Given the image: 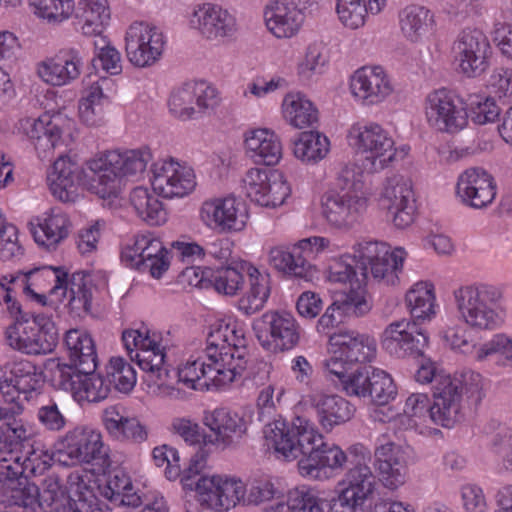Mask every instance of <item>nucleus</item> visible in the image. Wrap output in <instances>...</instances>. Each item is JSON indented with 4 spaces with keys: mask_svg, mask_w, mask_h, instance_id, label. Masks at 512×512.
I'll use <instances>...</instances> for the list:
<instances>
[{
    "mask_svg": "<svg viewBox=\"0 0 512 512\" xmlns=\"http://www.w3.org/2000/svg\"><path fill=\"white\" fill-rule=\"evenodd\" d=\"M148 148L108 151L86 163V169L69 157L59 156L48 181L52 194L62 202H75L78 185L90 183L101 198L116 196L121 178L141 175L151 160Z\"/></svg>",
    "mask_w": 512,
    "mask_h": 512,
    "instance_id": "1",
    "label": "nucleus"
},
{
    "mask_svg": "<svg viewBox=\"0 0 512 512\" xmlns=\"http://www.w3.org/2000/svg\"><path fill=\"white\" fill-rule=\"evenodd\" d=\"M41 279L54 282L53 287L49 290V295L56 301H62L69 293L67 307L73 317H83L91 312L95 287L89 273L77 271L69 275L63 267L44 266L30 270L27 274L16 276L10 281L20 284L27 296L45 305V293H37L32 289V286Z\"/></svg>",
    "mask_w": 512,
    "mask_h": 512,
    "instance_id": "2",
    "label": "nucleus"
},
{
    "mask_svg": "<svg viewBox=\"0 0 512 512\" xmlns=\"http://www.w3.org/2000/svg\"><path fill=\"white\" fill-rule=\"evenodd\" d=\"M351 466L339 481L337 495L332 498L331 512H363L377 490L376 473L369 466L372 453L362 443L349 446Z\"/></svg>",
    "mask_w": 512,
    "mask_h": 512,
    "instance_id": "3",
    "label": "nucleus"
},
{
    "mask_svg": "<svg viewBox=\"0 0 512 512\" xmlns=\"http://www.w3.org/2000/svg\"><path fill=\"white\" fill-rule=\"evenodd\" d=\"M362 174L353 167H345L337 178V189L324 194L323 214L334 227L350 228L366 210Z\"/></svg>",
    "mask_w": 512,
    "mask_h": 512,
    "instance_id": "4",
    "label": "nucleus"
},
{
    "mask_svg": "<svg viewBox=\"0 0 512 512\" xmlns=\"http://www.w3.org/2000/svg\"><path fill=\"white\" fill-rule=\"evenodd\" d=\"M16 453L17 451L8 453L6 456L10 461L0 463V482L5 494L14 505L33 511L37 507L42 509V492L37 484L29 480V475H41L49 464L46 460L36 464L40 457L35 451L29 453L23 462H20Z\"/></svg>",
    "mask_w": 512,
    "mask_h": 512,
    "instance_id": "5",
    "label": "nucleus"
},
{
    "mask_svg": "<svg viewBox=\"0 0 512 512\" xmlns=\"http://www.w3.org/2000/svg\"><path fill=\"white\" fill-rule=\"evenodd\" d=\"M457 309L465 323L478 330L497 328L502 318L498 312L502 290L490 284L461 286L454 290Z\"/></svg>",
    "mask_w": 512,
    "mask_h": 512,
    "instance_id": "6",
    "label": "nucleus"
},
{
    "mask_svg": "<svg viewBox=\"0 0 512 512\" xmlns=\"http://www.w3.org/2000/svg\"><path fill=\"white\" fill-rule=\"evenodd\" d=\"M55 456L63 465L91 464L95 472H106L110 465L108 448L99 432L77 426L60 437L55 444Z\"/></svg>",
    "mask_w": 512,
    "mask_h": 512,
    "instance_id": "7",
    "label": "nucleus"
},
{
    "mask_svg": "<svg viewBox=\"0 0 512 512\" xmlns=\"http://www.w3.org/2000/svg\"><path fill=\"white\" fill-rule=\"evenodd\" d=\"M330 357L324 361V368L334 378L350 373L356 364L367 365L376 356V342L373 338L355 331H339L329 336Z\"/></svg>",
    "mask_w": 512,
    "mask_h": 512,
    "instance_id": "8",
    "label": "nucleus"
},
{
    "mask_svg": "<svg viewBox=\"0 0 512 512\" xmlns=\"http://www.w3.org/2000/svg\"><path fill=\"white\" fill-rule=\"evenodd\" d=\"M122 341L130 359L145 373L146 381L167 384L170 370L165 360V347L158 341L155 333L151 335L150 330L141 325L137 329L124 330Z\"/></svg>",
    "mask_w": 512,
    "mask_h": 512,
    "instance_id": "9",
    "label": "nucleus"
},
{
    "mask_svg": "<svg viewBox=\"0 0 512 512\" xmlns=\"http://www.w3.org/2000/svg\"><path fill=\"white\" fill-rule=\"evenodd\" d=\"M483 386L482 376L469 369L456 372L453 377L436 378L437 407L443 409V419L448 423L453 419L459 422L462 419V396L466 395L468 400L478 405L485 396Z\"/></svg>",
    "mask_w": 512,
    "mask_h": 512,
    "instance_id": "10",
    "label": "nucleus"
},
{
    "mask_svg": "<svg viewBox=\"0 0 512 512\" xmlns=\"http://www.w3.org/2000/svg\"><path fill=\"white\" fill-rule=\"evenodd\" d=\"M169 370L170 377L167 378L166 385L154 384L165 389L166 394L173 399L184 398V392L170 385V381L175 377L178 378V384L199 391L210 390L211 388L220 389L234 381V374L229 369L224 371L205 357L188 361L177 371L170 368Z\"/></svg>",
    "mask_w": 512,
    "mask_h": 512,
    "instance_id": "11",
    "label": "nucleus"
},
{
    "mask_svg": "<svg viewBox=\"0 0 512 512\" xmlns=\"http://www.w3.org/2000/svg\"><path fill=\"white\" fill-rule=\"evenodd\" d=\"M330 246L329 239L320 236L304 238L292 248L277 246L269 252L270 264L287 275L310 281L314 275L311 260Z\"/></svg>",
    "mask_w": 512,
    "mask_h": 512,
    "instance_id": "12",
    "label": "nucleus"
},
{
    "mask_svg": "<svg viewBox=\"0 0 512 512\" xmlns=\"http://www.w3.org/2000/svg\"><path fill=\"white\" fill-rule=\"evenodd\" d=\"M252 329L262 348L272 353L291 350L300 341V326L286 311H266L253 320Z\"/></svg>",
    "mask_w": 512,
    "mask_h": 512,
    "instance_id": "13",
    "label": "nucleus"
},
{
    "mask_svg": "<svg viewBox=\"0 0 512 512\" xmlns=\"http://www.w3.org/2000/svg\"><path fill=\"white\" fill-rule=\"evenodd\" d=\"M55 367L52 368L53 381L60 389L70 392L77 400L88 402H100L106 399L110 392L108 378L95 373L96 369H88L81 366H68L52 360Z\"/></svg>",
    "mask_w": 512,
    "mask_h": 512,
    "instance_id": "14",
    "label": "nucleus"
},
{
    "mask_svg": "<svg viewBox=\"0 0 512 512\" xmlns=\"http://www.w3.org/2000/svg\"><path fill=\"white\" fill-rule=\"evenodd\" d=\"M315 429L308 419L297 416L291 421L280 418L268 423L264 434L269 445L291 461L303 456L309 441L314 439Z\"/></svg>",
    "mask_w": 512,
    "mask_h": 512,
    "instance_id": "15",
    "label": "nucleus"
},
{
    "mask_svg": "<svg viewBox=\"0 0 512 512\" xmlns=\"http://www.w3.org/2000/svg\"><path fill=\"white\" fill-rule=\"evenodd\" d=\"M43 384L41 368L28 359L15 358L0 368V392L6 402L14 403L21 395L29 401Z\"/></svg>",
    "mask_w": 512,
    "mask_h": 512,
    "instance_id": "16",
    "label": "nucleus"
},
{
    "mask_svg": "<svg viewBox=\"0 0 512 512\" xmlns=\"http://www.w3.org/2000/svg\"><path fill=\"white\" fill-rule=\"evenodd\" d=\"M348 455L338 445L325 442L323 436L315 429L314 439L309 441L302 458L298 461L301 476L325 480L334 471H342L348 461Z\"/></svg>",
    "mask_w": 512,
    "mask_h": 512,
    "instance_id": "17",
    "label": "nucleus"
},
{
    "mask_svg": "<svg viewBox=\"0 0 512 512\" xmlns=\"http://www.w3.org/2000/svg\"><path fill=\"white\" fill-rule=\"evenodd\" d=\"M349 137L357 149L367 154L365 167L371 172L386 168L395 158L394 140L379 124L353 125Z\"/></svg>",
    "mask_w": 512,
    "mask_h": 512,
    "instance_id": "18",
    "label": "nucleus"
},
{
    "mask_svg": "<svg viewBox=\"0 0 512 512\" xmlns=\"http://www.w3.org/2000/svg\"><path fill=\"white\" fill-rule=\"evenodd\" d=\"M166 44L163 32L147 22H134L126 31L125 50L129 62L146 68L157 63Z\"/></svg>",
    "mask_w": 512,
    "mask_h": 512,
    "instance_id": "19",
    "label": "nucleus"
},
{
    "mask_svg": "<svg viewBox=\"0 0 512 512\" xmlns=\"http://www.w3.org/2000/svg\"><path fill=\"white\" fill-rule=\"evenodd\" d=\"M121 261L127 267L148 271L156 279L161 278L170 266L169 251L151 234L137 235L133 244L124 246Z\"/></svg>",
    "mask_w": 512,
    "mask_h": 512,
    "instance_id": "20",
    "label": "nucleus"
},
{
    "mask_svg": "<svg viewBox=\"0 0 512 512\" xmlns=\"http://www.w3.org/2000/svg\"><path fill=\"white\" fill-rule=\"evenodd\" d=\"M426 117L431 126L447 133L461 131L468 122L463 101L446 89L436 90L427 96Z\"/></svg>",
    "mask_w": 512,
    "mask_h": 512,
    "instance_id": "21",
    "label": "nucleus"
},
{
    "mask_svg": "<svg viewBox=\"0 0 512 512\" xmlns=\"http://www.w3.org/2000/svg\"><path fill=\"white\" fill-rule=\"evenodd\" d=\"M419 325L405 319L389 324L382 334V347L397 358L422 357L428 336Z\"/></svg>",
    "mask_w": 512,
    "mask_h": 512,
    "instance_id": "22",
    "label": "nucleus"
},
{
    "mask_svg": "<svg viewBox=\"0 0 512 512\" xmlns=\"http://www.w3.org/2000/svg\"><path fill=\"white\" fill-rule=\"evenodd\" d=\"M200 218L212 230L231 233L244 229L248 213L241 201L228 196L204 201L200 208Z\"/></svg>",
    "mask_w": 512,
    "mask_h": 512,
    "instance_id": "23",
    "label": "nucleus"
},
{
    "mask_svg": "<svg viewBox=\"0 0 512 512\" xmlns=\"http://www.w3.org/2000/svg\"><path fill=\"white\" fill-rule=\"evenodd\" d=\"M86 62V53L81 46H66L51 58L41 62L39 76L53 86L69 85L78 79Z\"/></svg>",
    "mask_w": 512,
    "mask_h": 512,
    "instance_id": "24",
    "label": "nucleus"
},
{
    "mask_svg": "<svg viewBox=\"0 0 512 512\" xmlns=\"http://www.w3.org/2000/svg\"><path fill=\"white\" fill-rule=\"evenodd\" d=\"M218 103L216 91L206 82H190L175 89L169 99L170 112L180 120L197 117Z\"/></svg>",
    "mask_w": 512,
    "mask_h": 512,
    "instance_id": "25",
    "label": "nucleus"
},
{
    "mask_svg": "<svg viewBox=\"0 0 512 512\" xmlns=\"http://www.w3.org/2000/svg\"><path fill=\"white\" fill-rule=\"evenodd\" d=\"M189 24L207 40L232 38L238 31L236 17L227 9L213 3L198 5L190 16Z\"/></svg>",
    "mask_w": 512,
    "mask_h": 512,
    "instance_id": "26",
    "label": "nucleus"
},
{
    "mask_svg": "<svg viewBox=\"0 0 512 512\" xmlns=\"http://www.w3.org/2000/svg\"><path fill=\"white\" fill-rule=\"evenodd\" d=\"M151 171L153 190L164 198L184 197L196 186L193 169L173 159L154 163Z\"/></svg>",
    "mask_w": 512,
    "mask_h": 512,
    "instance_id": "27",
    "label": "nucleus"
},
{
    "mask_svg": "<svg viewBox=\"0 0 512 512\" xmlns=\"http://www.w3.org/2000/svg\"><path fill=\"white\" fill-rule=\"evenodd\" d=\"M453 51L459 68L468 77H477L488 67L490 44L481 30H463L454 43Z\"/></svg>",
    "mask_w": 512,
    "mask_h": 512,
    "instance_id": "28",
    "label": "nucleus"
},
{
    "mask_svg": "<svg viewBox=\"0 0 512 512\" xmlns=\"http://www.w3.org/2000/svg\"><path fill=\"white\" fill-rule=\"evenodd\" d=\"M382 196L396 227L403 229L414 221L416 200L410 179L400 175L388 178Z\"/></svg>",
    "mask_w": 512,
    "mask_h": 512,
    "instance_id": "29",
    "label": "nucleus"
},
{
    "mask_svg": "<svg viewBox=\"0 0 512 512\" xmlns=\"http://www.w3.org/2000/svg\"><path fill=\"white\" fill-rule=\"evenodd\" d=\"M456 193L463 204L474 209H482L495 199L496 184L493 176L486 170L471 167L459 175Z\"/></svg>",
    "mask_w": 512,
    "mask_h": 512,
    "instance_id": "30",
    "label": "nucleus"
},
{
    "mask_svg": "<svg viewBox=\"0 0 512 512\" xmlns=\"http://www.w3.org/2000/svg\"><path fill=\"white\" fill-rule=\"evenodd\" d=\"M203 422L213 432L208 442L227 447L246 434L250 416L228 408H217L206 412Z\"/></svg>",
    "mask_w": 512,
    "mask_h": 512,
    "instance_id": "31",
    "label": "nucleus"
},
{
    "mask_svg": "<svg viewBox=\"0 0 512 512\" xmlns=\"http://www.w3.org/2000/svg\"><path fill=\"white\" fill-rule=\"evenodd\" d=\"M374 467L378 482L389 490H396L404 485L408 467L405 452L401 446L386 442L376 446L374 450Z\"/></svg>",
    "mask_w": 512,
    "mask_h": 512,
    "instance_id": "32",
    "label": "nucleus"
},
{
    "mask_svg": "<svg viewBox=\"0 0 512 512\" xmlns=\"http://www.w3.org/2000/svg\"><path fill=\"white\" fill-rule=\"evenodd\" d=\"M71 223L66 213L59 208L29 222V230L36 244L47 251L55 250L68 237Z\"/></svg>",
    "mask_w": 512,
    "mask_h": 512,
    "instance_id": "33",
    "label": "nucleus"
},
{
    "mask_svg": "<svg viewBox=\"0 0 512 512\" xmlns=\"http://www.w3.org/2000/svg\"><path fill=\"white\" fill-rule=\"evenodd\" d=\"M307 403L314 410L321 427L327 432L351 420L355 413V407L339 395L313 393L307 396Z\"/></svg>",
    "mask_w": 512,
    "mask_h": 512,
    "instance_id": "34",
    "label": "nucleus"
},
{
    "mask_svg": "<svg viewBox=\"0 0 512 512\" xmlns=\"http://www.w3.org/2000/svg\"><path fill=\"white\" fill-rule=\"evenodd\" d=\"M350 89L363 104L373 105L383 101L392 91L381 67H362L351 78Z\"/></svg>",
    "mask_w": 512,
    "mask_h": 512,
    "instance_id": "35",
    "label": "nucleus"
},
{
    "mask_svg": "<svg viewBox=\"0 0 512 512\" xmlns=\"http://www.w3.org/2000/svg\"><path fill=\"white\" fill-rule=\"evenodd\" d=\"M204 465L205 460L202 455L195 454L191 457L188 467L184 469L181 484L185 490L196 492L201 505L218 511V475L199 476Z\"/></svg>",
    "mask_w": 512,
    "mask_h": 512,
    "instance_id": "36",
    "label": "nucleus"
},
{
    "mask_svg": "<svg viewBox=\"0 0 512 512\" xmlns=\"http://www.w3.org/2000/svg\"><path fill=\"white\" fill-rule=\"evenodd\" d=\"M268 30L277 38L296 35L304 23V13L294 4L281 0L270 1L264 10Z\"/></svg>",
    "mask_w": 512,
    "mask_h": 512,
    "instance_id": "37",
    "label": "nucleus"
},
{
    "mask_svg": "<svg viewBox=\"0 0 512 512\" xmlns=\"http://www.w3.org/2000/svg\"><path fill=\"white\" fill-rule=\"evenodd\" d=\"M194 274L199 277L196 286L213 288L218 294L235 296L242 289L244 277L235 267L220 265L217 267H197Z\"/></svg>",
    "mask_w": 512,
    "mask_h": 512,
    "instance_id": "38",
    "label": "nucleus"
},
{
    "mask_svg": "<svg viewBox=\"0 0 512 512\" xmlns=\"http://www.w3.org/2000/svg\"><path fill=\"white\" fill-rule=\"evenodd\" d=\"M59 117L44 114L37 119H27L23 124L28 138L32 141L39 154H46L63 145L62 129Z\"/></svg>",
    "mask_w": 512,
    "mask_h": 512,
    "instance_id": "39",
    "label": "nucleus"
},
{
    "mask_svg": "<svg viewBox=\"0 0 512 512\" xmlns=\"http://www.w3.org/2000/svg\"><path fill=\"white\" fill-rule=\"evenodd\" d=\"M247 155L256 163L276 165L282 158V144L279 137L268 129H255L246 133Z\"/></svg>",
    "mask_w": 512,
    "mask_h": 512,
    "instance_id": "40",
    "label": "nucleus"
},
{
    "mask_svg": "<svg viewBox=\"0 0 512 512\" xmlns=\"http://www.w3.org/2000/svg\"><path fill=\"white\" fill-rule=\"evenodd\" d=\"M332 499L326 500L318 492L307 486L291 490L287 502H277L269 512H331Z\"/></svg>",
    "mask_w": 512,
    "mask_h": 512,
    "instance_id": "41",
    "label": "nucleus"
},
{
    "mask_svg": "<svg viewBox=\"0 0 512 512\" xmlns=\"http://www.w3.org/2000/svg\"><path fill=\"white\" fill-rule=\"evenodd\" d=\"M249 288L238 300V310L245 316H251L265 307L271 293L270 277L250 266L248 268Z\"/></svg>",
    "mask_w": 512,
    "mask_h": 512,
    "instance_id": "42",
    "label": "nucleus"
},
{
    "mask_svg": "<svg viewBox=\"0 0 512 512\" xmlns=\"http://www.w3.org/2000/svg\"><path fill=\"white\" fill-rule=\"evenodd\" d=\"M64 343L71 362L68 366L78 369L84 365L88 369L97 368L95 343L89 333L81 329H70L65 334Z\"/></svg>",
    "mask_w": 512,
    "mask_h": 512,
    "instance_id": "43",
    "label": "nucleus"
},
{
    "mask_svg": "<svg viewBox=\"0 0 512 512\" xmlns=\"http://www.w3.org/2000/svg\"><path fill=\"white\" fill-rule=\"evenodd\" d=\"M433 405L430 403V399L425 393H413L411 394L406 402L403 409L405 416H407L414 425H418L419 423L426 422L427 419H430L433 423L441 425L443 427H453L456 422L455 419L450 421L449 423L443 419L442 412L443 409L438 406V395L435 390V395H433Z\"/></svg>",
    "mask_w": 512,
    "mask_h": 512,
    "instance_id": "44",
    "label": "nucleus"
},
{
    "mask_svg": "<svg viewBox=\"0 0 512 512\" xmlns=\"http://www.w3.org/2000/svg\"><path fill=\"white\" fill-rule=\"evenodd\" d=\"M398 20L403 37L412 43L421 41L433 25V15L430 10L415 4L401 9Z\"/></svg>",
    "mask_w": 512,
    "mask_h": 512,
    "instance_id": "45",
    "label": "nucleus"
},
{
    "mask_svg": "<svg viewBox=\"0 0 512 512\" xmlns=\"http://www.w3.org/2000/svg\"><path fill=\"white\" fill-rule=\"evenodd\" d=\"M31 437V430L0 407V463L9 462L8 453L20 449Z\"/></svg>",
    "mask_w": 512,
    "mask_h": 512,
    "instance_id": "46",
    "label": "nucleus"
},
{
    "mask_svg": "<svg viewBox=\"0 0 512 512\" xmlns=\"http://www.w3.org/2000/svg\"><path fill=\"white\" fill-rule=\"evenodd\" d=\"M103 495L115 506L137 508L141 497L134 491L130 476L121 468L109 472Z\"/></svg>",
    "mask_w": 512,
    "mask_h": 512,
    "instance_id": "47",
    "label": "nucleus"
},
{
    "mask_svg": "<svg viewBox=\"0 0 512 512\" xmlns=\"http://www.w3.org/2000/svg\"><path fill=\"white\" fill-rule=\"evenodd\" d=\"M155 193L142 186L134 188L130 193V203L136 214L151 226H159L167 219L163 203Z\"/></svg>",
    "mask_w": 512,
    "mask_h": 512,
    "instance_id": "48",
    "label": "nucleus"
},
{
    "mask_svg": "<svg viewBox=\"0 0 512 512\" xmlns=\"http://www.w3.org/2000/svg\"><path fill=\"white\" fill-rule=\"evenodd\" d=\"M77 14L78 25L83 35L101 36L110 20L107 0H82Z\"/></svg>",
    "mask_w": 512,
    "mask_h": 512,
    "instance_id": "49",
    "label": "nucleus"
},
{
    "mask_svg": "<svg viewBox=\"0 0 512 512\" xmlns=\"http://www.w3.org/2000/svg\"><path fill=\"white\" fill-rule=\"evenodd\" d=\"M29 325L33 331L30 356L51 353L59 340L58 330L52 319L43 313L33 314Z\"/></svg>",
    "mask_w": 512,
    "mask_h": 512,
    "instance_id": "50",
    "label": "nucleus"
},
{
    "mask_svg": "<svg viewBox=\"0 0 512 512\" xmlns=\"http://www.w3.org/2000/svg\"><path fill=\"white\" fill-rule=\"evenodd\" d=\"M282 107L284 117L296 128L313 127L318 123V110L304 94L286 95Z\"/></svg>",
    "mask_w": 512,
    "mask_h": 512,
    "instance_id": "51",
    "label": "nucleus"
},
{
    "mask_svg": "<svg viewBox=\"0 0 512 512\" xmlns=\"http://www.w3.org/2000/svg\"><path fill=\"white\" fill-rule=\"evenodd\" d=\"M330 149L329 139L317 130L302 132L294 142L293 153L306 164H316L324 159Z\"/></svg>",
    "mask_w": 512,
    "mask_h": 512,
    "instance_id": "52",
    "label": "nucleus"
},
{
    "mask_svg": "<svg viewBox=\"0 0 512 512\" xmlns=\"http://www.w3.org/2000/svg\"><path fill=\"white\" fill-rule=\"evenodd\" d=\"M405 300L412 321L420 324V322L430 320L435 315V294L432 284L427 282L416 283L407 292Z\"/></svg>",
    "mask_w": 512,
    "mask_h": 512,
    "instance_id": "53",
    "label": "nucleus"
},
{
    "mask_svg": "<svg viewBox=\"0 0 512 512\" xmlns=\"http://www.w3.org/2000/svg\"><path fill=\"white\" fill-rule=\"evenodd\" d=\"M42 510L44 512H80L74 500L59 483L56 476H48L43 481Z\"/></svg>",
    "mask_w": 512,
    "mask_h": 512,
    "instance_id": "54",
    "label": "nucleus"
},
{
    "mask_svg": "<svg viewBox=\"0 0 512 512\" xmlns=\"http://www.w3.org/2000/svg\"><path fill=\"white\" fill-rule=\"evenodd\" d=\"M405 252L396 248L368 268L369 279L384 285H396L399 282L398 274L402 271Z\"/></svg>",
    "mask_w": 512,
    "mask_h": 512,
    "instance_id": "55",
    "label": "nucleus"
},
{
    "mask_svg": "<svg viewBox=\"0 0 512 512\" xmlns=\"http://www.w3.org/2000/svg\"><path fill=\"white\" fill-rule=\"evenodd\" d=\"M379 370V368L371 365H361L350 373H345L344 377L336 379L341 389L348 396L362 398L372 386L375 379L374 376H376V372Z\"/></svg>",
    "mask_w": 512,
    "mask_h": 512,
    "instance_id": "56",
    "label": "nucleus"
},
{
    "mask_svg": "<svg viewBox=\"0 0 512 512\" xmlns=\"http://www.w3.org/2000/svg\"><path fill=\"white\" fill-rule=\"evenodd\" d=\"M390 252L389 245L384 242L365 240L357 243L353 257L359 267L361 281H369L368 268Z\"/></svg>",
    "mask_w": 512,
    "mask_h": 512,
    "instance_id": "57",
    "label": "nucleus"
},
{
    "mask_svg": "<svg viewBox=\"0 0 512 512\" xmlns=\"http://www.w3.org/2000/svg\"><path fill=\"white\" fill-rule=\"evenodd\" d=\"M231 327L233 334L229 335L228 346H226L227 352H223L222 361L228 364L229 370L234 374L235 379L246 369L249 351L242 331L236 330L235 326Z\"/></svg>",
    "mask_w": 512,
    "mask_h": 512,
    "instance_id": "58",
    "label": "nucleus"
},
{
    "mask_svg": "<svg viewBox=\"0 0 512 512\" xmlns=\"http://www.w3.org/2000/svg\"><path fill=\"white\" fill-rule=\"evenodd\" d=\"M231 327L233 334L229 335L228 346H226L227 352H223L222 361L228 364L229 370L234 374L235 379L246 369L249 351L242 331L236 330L235 326Z\"/></svg>",
    "mask_w": 512,
    "mask_h": 512,
    "instance_id": "59",
    "label": "nucleus"
},
{
    "mask_svg": "<svg viewBox=\"0 0 512 512\" xmlns=\"http://www.w3.org/2000/svg\"><path fill=\"white\" fill-rule=\"evenodd\" d=\"M34 14L49 24H60L74 11L73 0H30Z\"/></svg>",
    "mask_w": 512,
    "mask_h": 512,
    "instance_id": "60",
    "label": "nucleus"
},
{
    "mask_svg": "<svg viewBox=\"0 0 512 512\" xmlns=\"http://www.w3.org/2000/svg\"><path fill=\"white\" fill-rule=\"evenodd\" d=\"M233 334L230 324H219L214 327L206 339L205 358L225 371L228 364L222 361L223 352H227L229 335Z\"/></svg>",
    "mask_w": 512,
    "mask_h": 512,
    "instance_id": "61",
    "label": "nucleus"
},
{
    "mask_svg": "<svg viewBox=\"0 0 512 512\" xmlns=\"http://www.w3.org/2000/svg\"><path fill=\"white\" fill-rule=\"evenodd\" d=\"M328 279L335 283H350L351 288H360L368 281H361L359 267H357L356 259L353 256L345 255L339 259H335L328 270Z\"/></svg>",
    "mask_w": 512,
    "mask_h": 512,
    "instance_id": "62",
    "label": "nucleus"
},
{
    "mask_svg": "<svg viewBox=\"0 0 512 512\" xmlns=\"http://www.w3.org/2000/svg\"><path fill=\"white\" fill-rule=\"evenodd\" d=\"M106 374L110 388L128 393L136 384V372L134 368L121 357H112L106 367Z\"/></svg>",
    "mask_w": 512,
    "mask_h": 512,
    "instance_id": "63",
    "label": "nucleus"
},
{
    "mask_svg": "<svg viewBox=\"0 0 512 512\" xmlns=\"http://www.w3.org/2000/svg\"><path fill=\"white\" fill-rule=\"evenodd\" d=\"M108 103V97L104 95L99 83L92 84L86 95L79 102V114L88 125L96 124V116L103 113L104 105Z\"/></svg>",
    "mask_w": 512,
    "mask_h": 512,
    "instance_id": "64",
    "label": "nucleus"
}]
</instances>
